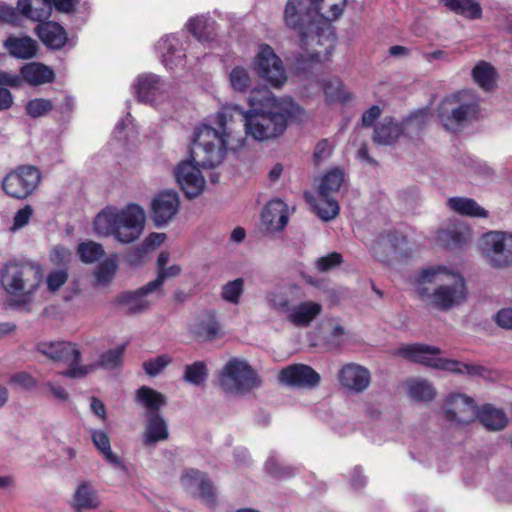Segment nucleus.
Segmentation results:
<instances>
[{"label":"nucleus","instance_id":"obj_5","mask_svg":"<svg viewBox=\"0 0 512 512\" xmlns=\"http://www.w3.org/2000/svg\"><path fill=\"white\" fill-rule=\"evenodd\" d=\"M218 382L228 393L246 394L262 386V379L257 371L245 360L230 359L220 370Z\"/></svg>","mask_w":512,"mask_h":512},{"label":"nucleus","instance_id":"obj_64","mask_svg":"<svg viewBox=\"0 0 512 512\" xmlns=\"http://www.w3.org/2000/svg\"><path fill=\"white\" fill-rule=\"evenodd\" d=\"M496 325L505 330H512V307L500 309L493 315Z\"/></svg>","mask_w":512,"mask_h":512},{"label":"nucleus","instance_id":"obj_59","mask_svg":"<svg viewBox=\"0 0 512 512\" xmlns=\"http://www.w3.org/2000/svg\"><path fill=\"white\" fill-rule=\"evenodd\" d=\"M10 384L25 390H31L36 387L37 381L30 373L21 371L11 375Z\"/></svg>","mask_w":512,"mask_h":512},{"label":"nucleus","instance_id":"obj_30","mask_svg":"<svg viewBox=\"0 0 512 512\" xmlns=\"http://www.w3.org/2000/svg\"><path fill=\"white\" fill-rule=\"evenodd\" d=\"M22 84L26 83L30 86H40L52 83L55 80L54 71L39 62H31L21 67Z\"/></svg>","mask_w":512,"mask_h":512},{"label":"nucleus","instance_id":"obj_25","mask_svg":"<svg viewBox=\"0 0 512 512\" xmlns=\"http://www.w3.org/2000/svg\"><path fill=\"white\" fill-rule=\"evenodd\" d=\"M288 223L287 205L280 199L271 200L261 214V224L267 232H277L284 229Z\"/></svg>","mask_w":512,"mask_h":512},{"label":"nucleus","instance_id":"obj_8","mask_svg":"<svg viewBox=\"0 0 512 512\" xmlns=\"http://www.w3.org/2000/svg\"><path fill=\"white\" fill-rule=\"evenodd\" d=\"M343 182L344 174L337 168L328 171L321 179L313 210L322 220L330 221L339 214V204L333 194L339 191Z\"/></svg>","mask_w":512,"mask_h":512},{"label":"nucleus","instance_id":"obj_36","mask_svg":"<svg viewBox=\"0 0 512 512\" xmlns=\"http://www.w3.org/2000/svg\"><path fill=\"white\" fill-rule=\"evenodd\" d=\"M17 9L25 18L39 23L51 16L50 0H18Z\"/></svg>","mask_w":512,"mask_h":512},{"label":"nucleus","instance_id":"obj_4","mask_svg":"<svg viewBox=\"0 0 512 512\" xmlns=\"http://www.w3.org/2000/svg\"><path fill=\"white\" fill-rule=\"evenodd\" d=\"M479 99L469 90L458 91L445 97L437 108V118L449 131H457L477 118Z\"/></svg>","mask_w":512,"mask_h":512},{"label":"nucleus","instance_id":"obj_45","mask_svg":"<svg viewBox=\"0 0 512 512\" xmlns=\"http://www.w3.org/2000/svg\"><path fill=\"white\" fill-rule=\"evenodd\" d=\"M408 395L416 402H431L435 399L437 392L427 380H416L408 387Z\"/></svg>","mask_w":512,"mask_h":512},{"label":"nucleus","instance_id":"obj_26","mask_svg":"<svg viewBox=\"0 0 512 512\" xmlns=\"http://www.w3.org/2000/svg\"><path fill=\"white\" fill-rule=\"evenodd\" d=\"M134 401L144 408V417L161 414V408L167 405V397L163 393L146 385L135 391Z\"/></svg>","mask_w":512,"mask_h":512},{"label":"nucleus","instance_id":"obj_50","mask_svg":"<svg viewBox=\"0 0 512 512\" xmlns=\"http://www.w3.org/2000/svg\"><path fill=\"white\" fill-rule=\"evenodd\" d=\"M229 81L234 91L245 92L251 86L252 80L247 68L235 66L229 74Z\"/></svg>","mask_w":512,"mask_h":512},{"label":"nucleus","instance_id":"obj_42","mask_svg":"<svg viewBox=\"0 0 512 512\" xmlns=\"http://www.w3.org/2000/svg\"><path fill=\"white\" fill-rule=\"evenodd\" d=\"M474 82L485 91H490L495 86L496 71L492 65L480 61L472 69Z\"/></svg>","mask_w":512,"mask_h":512},{"label":"nucleus","instance_id":"obj_49","mask_svg":"<svg viewBox=\"0 0 512 512\" xmlns=\"http://www.w3.org/2000/svg\"><path fill=\"white\" fill-rule=\"evenodd\" d=\"M101 244L94 241L82 242L77 247V254L84 263H94L104 255Z\"/></svg>","mask_w":512,"mask_h":512},{"label":"nucleus","instance_id":"obj_46","mask_svg":"<svg viewBox=\"0 0 512 512\" xmlns=\"http://www.w3.org/2000/svg\"><path fill=\"white\" fill-rule=\"evenodd\" d=\"M81 360L82 353H76L74 363H71V365H69V367L66 370L59 372V374L66 378L82 379L85 378L90 372L94 371L95 369L101 368V365L99 364V359L96 362L89 365H81Z\"/></svg>","mask_w":512,"mask_h":512},{"label":"nucleus","instance_id":"obj_21","mask_svg":"<svg viewBox=\"0 0 512 512\" xmlns=\"http://www.w3.org/2000/svg\"><path fill=\"white\" fill-rule=\"evenodd\" d=\"M180 199L176 192L165 191L158 194L152 201L151 217L157 227L171 221L177 214Z\"/></svg>","mask_w":512,"mask_h":512},{"label":"nucleus","instance_id":"obj_41","mask_svg":"<svg viewBox=\"0 0 512 512\" xmlns=\"http://www.w3.org/2000/svg\"><path fill=\"white\" fill-rule=\"evenodd\" d=\"M447 205L451 210L465 216L485 218L488 215L484 208L470 198L452 197L447 200Z\"/></svg>","mask_w":512,"mask_h":512},{"label":"nucleus","instance_id":"obj_58","mask_svg":"<svg viewBox=\"0 0 512 512\" xmlns=\"http://www.w3.org/2000/svg\"><path fill=\"white\" fill-rule=\"evenodd\" d=\"M181 268L179 265H172L160 270L157 277L147 283L143 288H160L167 278L176 277L180 274Z\"/></svg>","mask_w":512,"mask_h":512},{"label":"nucleus","instance_id":"obj_2","mask_svg":"<svg viewBox=\"0 0 512 512\" xmlns=\"http://www.w3.org/2000/svg\"><path fill=\"white\" fill-rule=\"evenodd\" d=\"M145 212L136 204L124 209L108 207L102 210L94 220V230L100 236H114L121 243L136 241L143 232Z\"/></svg>","mask_w":512,"mask_h":512},{"label":"nucleus","instance_id":"obj_24","mask_svg":"<svg viewBox=\"0 0 512 512\" xmlns=\"http://www.w3.org/2000/svg\"><path fill=\"white\" fill-rule=\"evenodd\" d=\"M36 351L55 362L74 363L75 354H80L76 344L68 341H43L36 344Z\"/></svg>","mask_w":512,"mask_h":512},{"label":"nucleus","instance_id":"obj_57","mask_svg":"<svg viewBox=\"0 0 512 512\" xmlns=\"http://www.w3.org/2000/svg\"><path fill=\"white\" fill-rule=\"evenodd\" d=\"M207 476V473L202 472L195 468H186L184 469L180 481L182 486L186 490H190L195 485L199 486L201 480H203Z\"/></svg>","mask_w":512,"mask_h":512},{"label":"nucleus","instance_id":"obj_19","mask_svg":"<svg viewBox=\"0 0 512 512\" xmlns=\"http://www.w3.org/2000/svg\"><path fill=\"white\" fill-rule=\"evenodd\" d=\"M279 380L290 387L315 388L321 377L311 366L295 363L280 371Z\"/></svg>","mask_w":512,"mask_h":512},{"label":"nucleus","instance_id":"obj_56","mask_svg":"<svg viewBox=\"0 0 512 512\" xmlns=\"http://www.w3.org/2000/svg\"><path fill=\"white\" fill-rule=\"evenodd\" d=\"M198 497L201 498L206 504L214 506L217 504L216 488L208 475L200 481Z\"/></svg>","mask_w":512,"mask_h":512},{"label":"nucleus","instance_id":"obj_28","mask_svg":"<svg viewBox=\"0 0 512 512\" xmlns=\"http://www.w3.org/2000/svg\"><path fill=\"white\" fill-rule=\"evenodd\" d=\"M322 311L320 303L304 301L290 308L287 320L295 327H308Z\"/></svg>","mask_w":512,"mask_h":512},{"label":"nucleus","instance_id":"obj_53","mask_svg":"<svg viewBox=\"0 0 512 512\" xmlns=\"http://www.w3.org/2000/svg\"><path fill=\"white\" fill-rule=\"evenodd\" d=\"M117 262L113 258H108L100 263L95 271V278L99 285L108 284L115 276Z\"/></svg>","mask_w":512,"mask_h":512},{"label":"nucleus","instance_id":"obj_40","mask_svg":"<svg viewBox=\"0 0 512 512\" xmlns=\"http://www.w3.org/2000/svg\"><path fill=\"white\" fill-rule=\"evenodd\" d=\"M187 28L202 43L212 41L216 35L215 22L205 16L191 18L187 23Z\"/></svg>","mask_w":512,"mask_h":512},{"label":"nucleus","instance_id":"obj_12","mask_svg":"<svg viewBox=\"0 0 512 512\" xmlns=\"http://www.w3.org/2000/svg\"><path fill=\"white\" fill-rule=\"evenodd\" d=\"M253 64L259 76L272 86L279 88L285 83L287 77L282 61L269 45L259 46Z\"/></svg>","mask_w":512,"mask_h":512},{"label":"nucleus","instance_id":"obj_7","mask_svg":"<svg viewBox=\"0 0 512 512\" xmlns=\"http://www.w3.org/2000/svg\"><path fill=\"white\" fill-rule=\"evenodd\" d=\"M442 354L443 350L440 347L424 343L407 344L397 349V355L410 362L431 369L452 371V367L458 365L456 359L441 357Z\"/></svg>","mask_w":512,"mask_h":512},{"label":"nucleus","instance_id":"obj_31","mask_svg":"<svg viewBox=\"0 0 512 512\" xmlns=\"http://www.w3.org/2000/svg\"><path fill=\"white\" fill-rule=\"evenodd\" d=\"M145 419L143 444L146 447H155L157 443L169 438L168 425L162 414L145 417Z\"/></svg>","mask_w":512,"mask_h":512},{"label":"nucleus","instance_id":"obj_15","mask_svg":"<svg viewBox=\"0 0 512 512\" xmlns=\"http://www.w3.org/2000/svg\"><path fill=\"white\" fill-rule=\"evenodd\" d=\"M424 307L437 311H449L468 299V290H414Z\"/></svg>","mask_w":512,"mask_h":512},{"label":"nucleus","instance_id":"obj_62","mask_svg":"<svg viewBox=\"0 0 512 512\" xmlns=\"http://www.w3.org/2000/svg\"><path fill=\"white\" fill-rule=\"evenodd\" d=\"M266 299L271 308L280 313L288 314L291 306L289 305V300L286 297L279 296L274 292H269Z\"/></svg>","mask_w":512,"mask_h":512},{"label":"nucleus","instance_id":"obj_20","mask_svg":"<svg viewBox=\"0 0 512 512\" xmlns=\"http://www.w3.org/2000/svg\"><path fill=\"white\" fill-rule=\"evenodd\" d=\"M135 89L140 102L155 104L165 97L168 84L159 76L148 73L137 77Z\"/></svg>","mask_w":512,"mask_h":512},{"label":"nucleus","instance_id":"obj_16","mask_svg":"<svg viewBox=\"0 0 512 512\" xmlns=\"http://www.w3.org/2000/svg\"><path fill=\"white\" fill-rule=\"evenodd\" d=\"M408 241L402 235L388 234L381 236L371 247L374 256L382 262L389 263L411 256Z\"/></svg>","mask_w":512,"mask_h":512},{"label":"nucleus","instance_id":"obj_44","mask_svg":"<svg viewBox=\"0 0 512 512\" xmlns=\"http://www.w3.org/2000/svg\"><path fill=\"white\" fill-rule=\"evenodd\" d=\"M265 472L272 478L283 480L293 477L299 471L298 467L279 462L274 456H270L264 465Z\"/></svg>","mask_w":512,"mask_h":512},{"label":"nucleus","instance_id":"obj_3","mask_svg":"<svg viewBox=\"0 0 512 512\" xmlns=\"http://www.w3.org/2000/svg\"><path fill=\"white\" fill-rule=\"evenodd\" d=\"M345 4L346 0H289L285 8V21L287 26L299 29L301 44L305 45L321 9L327 7L328 14L323 17L334 20L342 14Z\"/></svg>","mask_w":512,"mask_h":512},{"label":"nucleus","instance_id":"obj_27","mask_svg":"<svg viewBox=\"0 0 512 512\" xmlns=\"http://www.w3.org/2000/svg\"><path fill=\"white\" fill-rule=\"evenodd\" d=\"M340 384L356 393L364 391L370 383V372L357 364H346L338 373Z\"/></svg>","mask_w":512,"mask_h":512},{"label":"nucleus","instance_id":"obj_14","mask_svg":"<svg viewBox=\"0 0 512 512\" xmlns=\"http://www.w3.org/2000/svg\"><path fill=\"white\" fill-rule=\"evenodd\" d=\"M195 140V136L193 137ZM194 145V141H192L190 148V155L192 161H183L181 162L176 170L175 177L179 185L181 186L183 192L188 198H194L198 196L204 189L205 179L201 174V171L197 166H201L204 168H212L213 166H204L201 163L197 162L192 155V148Z\"/></svg>","mask_w":512,"mask_h":512},{"label":"nucleus","instance_id":"obj_38","mask_svg":"<svg viewBox=\"0 0 512 512\" xmlns=\"http://www.w3.org/2000/svg\"><path fill=\"white\" fill-rule=\"evenodd\" d=\"M403 133L401 125L391 118H384L374 130L373 140L380 145L393 144Z\"/></svg>","mask_w":512,"mask_h":512},{"label":"nucleus","instance_id":"obj_32","mask_svg":"<svg viewBox=\"0 0 512 512\" xmlns=\"http://www.w3.org/2000/svg\"><path fill=\"white\" fill-rule=\"evenodd\" d=\"M0 297V306L4 310L30 312L36 290H4Z\"/></svg>","mask_w":512,"mask_h":512},{"label":"nucleus","instance_id":"obj_35","mask_svg":"<svg viewBox=\"0 0 512 512\" xmlns=\"http://www.w3.org/2000/svg\"><path fill=\"white\" fill-rule=\"evenodd\" d=\"M157 49L162 58V63L169 69L182 64L185 56L179 48V40L175 35H168L159 40Z\"/></svg>","mask_w":512,"mask_h":512},{"label":"nucleus","instance_id":"obj_51","mask_svg":"<svg viewBox=\"0 0 512 512\" xmlns=\"http://www.w3.org/2000/svg\"><path fill=\"white\" fill-rule=\"evenodd\" d=\"M54 108V104L49 99L34 98L25 105V112L31 118H40L46 116Z\"/></svg>","mask_w":512,"mask_h":512},{"label":"nucleus","instance_id":"obj_37","mask_svg":"<svg viewBox=\"0 0 512 512\" xmlns=\"http://www.w3.org/2000/svg\"><path fill=\"white\" fill-rule=\"evenodd\" d=\"M456 362L458 365L453 366V370L449 371V373L458 376L468 375L470 377H480L488 382H496L500 378L499 372L495 369L483 365L462 362L457 359Z\"/></svg>","mask_w":512,"mask_h":512},{"label":"nucleus","instance_id":"obj_55","mask_svg":"<svg viewBox=\"0 0 512 512\" xmlns=\"http://www.w3.org/2000/svg\"><path fill=\"white\" fill-rule=\"evenodd\" d=\"M343 262V257L338 252H331L315 260V269L321 273H327L339 267Z\"/></svg>","mask_w":512,"mask_h":512},{"label":"nucleus","instance_id":"obj_9","mask_svg":"<svg viewBox=\"0 0 512 512\" xmlns=\"http://www.w3.org/2000/svg\"><path fill=\"white\" fill-rule=\"evenodd\" d=\"M40 182L41 172L37 167L21 165L4 177L2 188L12 198L25 199L38 188Z\"/></svg>","mask_w":512,"mask_h":512},{"label":"nucleus","instance_id":"obj_23","mask_svg":"<svg viewBox=\"0 0 512 512\" xmlns=\"http://www.w3.org/2000/svg\"><path fill=\"white\" fill-rule=\"evenodd\" d=\"M472 237L470 227L461 222H450L437 232L436 241L439 245L456 249L465 246Z\"/></svg>","mask_w":512,"mask_h":512},{"label":"nucleus","instance_id":"obj_6","mask_svg":"<svg viewBox=\"0 0 512 512\" xmlns=\"http://www.w3.org/2000/svg\"><path fill=\"white\" fill-rule=\"evenodd\" d=\"M479 251L490 267L512 268V232L499 230L486 232L481 238Z\"/></svg>","mask_w":512,"mask_h":512},{"label":"nucleus","instance_id":"obj_63","mask_svg":"<svg viewBox=\"0 0 512 512\" xmlns=\"http://www.w3.org/2000/svg\"><path fill=\"white\" fill-rule=\"evenodd\" d=\"M0 86L10 88H21L23 86L21 79V70L19 73L13 71L0 70Z\"/></svg>","mask_w":512,"mask_h":512},{"label":"nucleus","instance_id":"obj_29","mask_svg":"<svg viewBox=\"0 0 512 512\" xmlns=\"http://www.w3.org/2000/svg\"><path fill=\"white\" fill-rule=\"evenodd\" d=\"M35 32L43 44L51 49H61L67 42L65 29L54 21L40 22Z\"/></svg>","mask_w":512,"mask_h":512},{"label":"nucleus","instance_id":"obj_43","mask_svg":"<svg viewBox=\"0 0 512 512\" xmlns=\"http://www.w3.org/2000/svg\"><path fill=\"white\" fill-rule=\"evenodd\" d=\"M449 10L470 19L481 17L482 9L474 0H440Z\"/></svg>","mask_w":512,"mask_h":512},{"label":"nucleus","instance_id":"obj_47","mask_svg":"<svg viewBox=\"0 0 512 512\" xmlns=\"http://www.w3.org/2000/svg\"><path fill=\"white\" fill-rule=\"evenodd\" d=\"M208 377L207 365L204 361H195L184 367L183 380L195 386L202 385Z\"/></svg>","mask_w":512,"mask_h":512},{"label":"nucleus","instance_id":"obj_61","mask_svg":"<svg viewBox=\"0 0 512 512\" xmlns=\"http://www.w3.org/2000/svg\"><path fill=\"white\" fill-rule=\"evenodd\" d=\"M32 215L33 208L30 205H25L23 208L19 209L13 218L11 230L15 231L26 226Z\"/></svg>","mask_w":512,"mask_h":512},{"label":"nucleus","instance_id":"obj_11","mask_svg":"<svg viewBox=\"0 0 512 512\" xmlns=\"http://www.w3.org/2000/svg\"><path fill=\"white\" fill-rule=\"evenodd\" d=\"M479 407L474 398L460 392L446 395L442 405L446 420L462 426L476 421Z\"/></svg>","mask_w":512,"mask_h":512},{"label":"nucleus","instance_id":"obj_60","mask_svg":"<svg viewBox=\"0 0 512 512\" xmlns=\"http://www.w3.org/2000/svg\"><path fill=\"white\" fill-rule=\"evenodd\" d=\"M91 440L93 445L99 451L100 454H103L109 449H111L110 439L107 433L102 430L92 429Z\"/></svg>","mask_w":512,"mask_h":512},{"label":"nucleus","instance_id":"obj_10","mask_svg":"<svg viewBox=\"0 0 512 512\" xmlns=\"http://www.w3.org/2000/svg\"><path fill=\"white\" fill-rule=\"evenodd\" d=\"M44 278L43 268L38 264L10 262L0 270L2 288H38Z\"/></svg>","mask_w":512,"mask_h":512},{"label":"nucleus","instance_id":"obj_34","mask_svg":"<svg viewBox=\"0 0 512 512\" xmlns=\"http://www.w3.org/2000/svg\"><path fill=\"white\" fill-rule=\"evenodd\" d=\"M477 421L489 431H500L508 425V418L503 409H498L490 403L479 407Z\"/></svg>","mask_w":512,"mask_h":512},{"label":"nucleus","instance_id":"obj_17","mask_svg":"<svg viewBox=\"0 0 512 512\" xmlns=\"http://www.w3.org/2000/svg\"><path fill=\"white\" fill-rule=\"evenodd\" d=\"M54 297V303L44 308L42 315H48L50 310L61 309L69 311L81 309L94 304V294L91 290H48Z\"/></svg>","mask_w":512,"mask_h":512},{"label":"nucleus","instance_id":"obj_13","mask_svg":"<svg viewBox=\"0 0 512 512\" xmlns=\"http://www.w3.org/2000/svg\"><path fill=\"white\" fill-rule=\"evenodd\" d=\"M414 284L436 285L437 288H465L464 277L446 265H431L421 269L414 276Z\"/></svg>","mask_w":512,"mask_h":512},{"label":"nucleus","instance_id":"obj_1","mask_svg":"<svg viewBox=\"0 0 512 512\" xmlns=\"http://www.w3.org/2000/svg\"><path fill=\"white\" fill-rule=\"evenodd\" d=\"M250 109L227 105L215 116L217 128L202 125L195 130L192 148L194 159L204 166H217L228 147L241 145L234 135L233 124L243 123L246 134L263 141L281 135L287 121L299 107L290 99H277L268 89L252 90L248 98Z\"/></svg>","mask_w":512,"mask_h":512},{"label":"nucleus","instance_id":"obj_33","mask_svg":"<svg viewBox=\"0 0 512 512\" xmlns=\"http://www.w3.org/2000/svg\"><path fill=\"white\" fill-rule=\"evenodd\" d=\"M3 46L17 59H31L36 56L38 49L37 42L29 36L11 35L4 40Z\"/></svg>","mask_w":512,"mask_h":512},{"label":"nucleus","instance_id":"obj_52","mask_svg":"<svg viewBox=\"0 0 512 512\" xmlns=\"http://www.w3.org/2000/svg\"><path fill=\"white\" fill-rule=\"evenodd\" d=\"M323 90L327 100L330 102H345L348 100V95L339 78L327 81L323 86Z\"/></svg>","mask_w":512,"mask_h":512},{"label":"nucleus","instance_id":"obj_39","mask_svg":"<svg viewBox=\"0 0 512 512\" xmlns=\"http://www.w3.org/2000/svg\"><path fill=\"white\" fill-rule=\"evenodd\" d=\"M73 499V507L87 510L97 509L101 504L96 489L87 481H82L77 486Z\"/></svg>","mask_w":512,"mask_h":512},{"label":"nucleus","instance_id":"obj_18","mask_svg":"<svg viewBox=\"0 0 512 512\" xmlns=\"http://www.w3.org/2000/svg\"><path fill=\"white\" fill-rule=\"evenodd\" d=\"M152 292H157L158 297L164 295L163 290H126L119 293L111 304L129 316L141 314L149 309L150 302L146 297Z\"/></svg>","mask_w":512,"mask_h":512},{"label":"nucleus","instance_id":"obj_22","mask_svg":"<svg viewBox=\"0 0 512 512\" xmlns=\"http://www.w3.org/2000/svg\"><path fill=\"white\" fill-rule=\"evenodd\" d=\"M221 329L220 322L217 319V313L214 309L202 310L189 326V332L198 340L213 341L219 337Z\"/></svg>","mask_w":512,"mask_h":512},{"label":"nucleus","instance_id":"obj_54","mask_svg":"<svg viewBox=\"0 0 512 512\" xmlns=\"http://www.w3.org/2000/svg\"><path fill=\"white\" fill-rule=\"evenodd\" d=\"M171 361L170 356L163 354L144 361L142 367L147 375L155 377L159 375Z\"/></svg>","mask_w":512,"mask_h":512},{"label":"nucleus","instance_id":"obj_48","mask_svg":"<svg viewBox=\"0 0 512 512\" xmlns=\"http://www.w3.org/2000/svg\"><path fill=\"white\" fill-rule=\"evenodd\" d=\"M127 344H121L113 349H109L99 355V364L101 368L113 370L122 365L123 356Z\"/></svg>","mask_w":512,"mask_h":512}]
</instances>
